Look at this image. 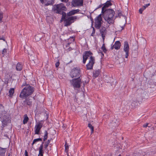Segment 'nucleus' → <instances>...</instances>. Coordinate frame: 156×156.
I'll return each instance as SVG.
<instances>
[{"label": "nucleus", "mask_w": 156, "mask_h": 156, "mask_svg": "<svg viewBox=\"0 0 156 156\" xmlns=\"http://www.w3.org/2000/svg\"><path fill=\"white\" fill-rule=\"evenodd\" d=\"M70 38L73 39V41H74L75 39H74V38L73 37H70Z\"/></svg>", "instance_id": "nucleus-45"}, {"label": "nucleus", "mask_w": 156, "mask_h": 156, "mask_svg": "<svg viewBox=\"0 0 156 156\" xmlns=\"http://www.w3.org/2000/svg\"><path fill=\"white\" fill-rule=\"evenodd\" d=\"M0 106L2 107V105H0Z\"/></svg>", "instance_id": "nucleus-55"}, {"label": "nucleus", "mask_w": 156, "mask_h": 156, "mask_svg": "<svg viewBox=\"0 0 156 156\" xmlns=\"http://www.w3.org/2000/svg\"><path fill=\"white\" fill-rule=\"evenodd\" d=\"M114 48V45L112 46L111 48L112 49H113Z\"/></svg>", "instance_id": "nucleus-49"}, {"label": "nucleus", "mask_w": 156, "mask_h": 156, "mask_svg": "<svg viewBox=\"0 0 156 156\" xmlns=\"http://www.w3.org/2000/svg\"><path fill=\"white\" fill-rule=\"evenodd\" d=\"M80 10L79 9L72 10L67 13V15L69 16L74 15L79 12Z\"/></svg>", "instance_id": "nucleus-17"}, {"label": "nucleus", "mask_w": 156, "mask_h": 156, "mask_svg": "<svg viewBox=\"0 0 156 156\" xmlns=\"http://www.w3.org/2000/svg\"><path fill=\"white\" fill-rule=\"evenodd\" d=\"M50 141L51 140H48L45 142V144L44 145V148L45 149H46L47 148L50 142Z\"/></svg>", "instance_id": "nucleus-30"}, {"label": "nucleus", "mask_w": 156, "mask_h": 156, "mask_svg": "<svg viewBox=\"0 0 156 156\" xmlns=\"http://www.w3.org/2000/svg\"><path fill=\"white\" fill-rule=\"evenodd\" d=\"M25 99L23 102L24 105H27L30 107L31 106L32 102L34 100V97H30L28 98H26Z\"/></svg>", "instance_id": "nucleus-9"}, {"label": "nucleus", "mask_w": 156, "mask_h": 156, "mask_svg": "<svg viewBox=\"0 0 156 156\" xmlns=\"http://www.w3.org/2000/svg\"><path fill=\"white\" fill-rule=\"evenodd\" d=\"M42 140V139L41 138H39L37 139H34L33 140V141L32 143V144H34V143L37 142H38L39 141H41Z\"/></svg>", "instance_id": "nucleus-28"}, {"label": "nucleus", "mask_w": 156, "mask_h": 156, "mask_svg": "<svg viewBox=\"0 0 156 156\" xmlns=\"http://www.w3.org/2000/svg\"><path fill=\"white\" fill-rule=\"evenodd\" d=\"M150 5V3H148L147 4H146L142 6V7L140 8L139 9V12L140 14H142V13L143 11L146 8L148 7Z\"/></svg>", "instance_id": "nucleus-22"}, {"label": "nucleus", "mask_w": 156, "mask_h": 156, "mask_svg": "<svg viewBox=\"0 0 156 156\" xmlns=\"http://www.w3.org/2000/svg\"><path fill=\"white\" fill-rule=\"evenodd\" d=\"M88 59V62L86 65V66L87 70H90L93 69L94 65L95 63V58L94 57L91 56Z\"/></svg>", "instance_id": "nucleus-8"}, {"label": "nucleus", "mask_w": 156, "mask_h": 156, "mask_svg": "<svg viewBox=\"0 0 156 156\" xmlns=\"http://www.w3.org/2000/svg\"><path fill=\"white\" fill-rule=\"evenodd\" d=\"M7 52V49L5 48L2 50V54L4 55Z\"/></svg>", "instance_id": "nucleus-33"}, {"label": "nucleus", "mask_w": 156, "mask_h": 156, "mask_svg": "<svg viewBox=\"0 0 156 156\" xmlns=\"http://www.w3.org/2000/svg\"><path fill=\"white\" fill-rule=\"evenodd\" d=\"M22 86H24V85H23V84Z\"/></svg>", "instance_id": "nucleus-57"}, {"label": "nucleus", "mask_w": 156, "mask_h": 156, "mask_svg": "<svg viewBox=\"0 0 156 156\" xmlns=\"http://www.w3.org/2000/svg\"><path fill=\"white\" fill-rule=\"evenodd\" d=\"M25 156H28V152L26 150L25 151Z\"/></svg>", "instance_id": "nucleus-38"}, {"label": "nucleus", "mask_w": 156, "mask_h": 156, "mask_svg": "<svg viewBox=\"0 0 156 156\" xmlns=\"http://www.w3.org/2000/svg\"><path fill=\"white\" fill-rule=\"evenodd\" d=\"M6 148L0 147V156H5Z\"/></svg>", "instance_id": "nucleus-20"}, {"label": "nucleus", "mask_w": 156, "mask_h": 156, "mask_svg": "<svg viewBox=\"0 0 156 156\" xmlns=\"http://www.w3.org/2000/svg\"><path fill=\"white\" fill-rule=\"evenodd\" d=\"M93 30L92 33L91 34V36H93V35H92L93 34H94L95 33V32L94 29V27L93 28Z\"/></svg>", "instance_id": "nucleus-43"}, {"label": "nucleus", "mask_w": 156, "mask_h": 156, "mask_svg": "<svg viewBox=\"0 0 156 156\" xmlns=\"http://www.w3.org/2000/svg\"><path fill=\"white\" fill-rule=\"evenodd\" d=\"M8 121L9 118L6 116H4L2 120V126H5L6 125Z\"/></svg>", "instance_id": "nucleus-16"}, {"label": "nucleus", "mask_w": 156, "mask_h": 156, "mask_svg": "<svg viewBox=\"0 0 156 156\" xmlns=\"http://www.w3.org/2000/svg\"><path fill=\"white\" fill-rule=\"evenodd\" d=\"M101 7V5H100L98 6V7L97 8V9L100 8Z\"/></svg>", "instance_id": "nucleus-48"}, {"label": "nucleus", "mask_w": 156, "mask_h": 156, "mask_svg": "<svg viewBox=\"0 0 156 156\" xmlns=\"http://www.w3.org/2000/svg\"><path fill=\"white\" fill-rule=\"evenodd\" d=\"M118 11H119V13H118V14L119 16H122V12L119 10Z\"/></svg>", "instance_id": "nucleus-37"}, {"label": "nucleus", "mask_w": 156, "mask_h": 156, "mask_svg": "<svg viewBox=\"0 0 156 156\" xmlns=\"http://www.w3.org/2000/svg\"><path fill=\"white\" fill-rule=\"evenodd\" d=\"M65 152L67 154H68V151H69V146L67 144V143L66 142L65 144Z\"/></svg>", "instance_id": "nucleus-26"}, {"label": "nucleus", "mask_w": 156, "mask_h": 156, "mask_svg": "<svg viewBox=\"0 0 156 156\" xmlns=\"http://www.w3.org/2000/svg\"><path fill=\"white\" fill-rule=\"evenodd\" d=\"M39 155H40V156H43V154H42V152L40 153V154L39 153Z\"/></svg>", "instance_id": "nucleus-46"}, {"label": "nucleus", "mask_w": 156, "mask_h": 156, "mask_svg": "<svg viewBox=\"0 0 156 156\" xmlns=\"http://www.w3.org/2000/svg\"><path fill=\"white\" fill-rule=\"evenodd\" d=\"M118 156H121V155L120 154H119Z\"/></svg>", "instance_id": "nucleus-54"}, {"label": "nucleus", "mask_w": 156, "mask_h": 156, "mask_svg": "<svg viewBox=\"0 0 156 156\" xmlns=\"http://www.w3.org/2000/svg\"><path fill=\"white\" fill-rule=\"evenodd\" d=\"M0 40H3L4 41H5L4 37L3 36L0 37Z\"/></svg>", "instance_id": "nucleus-40"}, {"label": "nucleus", "mask_w": 156, "mask_h": 156, "mask_svg": "<svg viewBox=\"0 0 156 156\" xmlns=\"http://www.w3.org/2000/svg\"><path fill=\"white\" fill-rule=\"evenodd\" d=\"M43 123L41 122H39L35 125L34 127L35 134H39L40 130L43 126Z\"/></svg>", "instance_id": "nucleus-11"}, {"label": "nucleus", "mask_w": 156, "mask_h": 156, "mask_svg": "<svg viewBox=\"0 0 156 156\" xmlns=\"http://www.w3.org/2000/svg\"><path fill=\"white\" fill-rule=\"evenodd\" d=\"M71 43H68L66 44V48H68L69 47V44H70Z\"/></svg>", "instance_id": "nucleus-44"}, {"label": "nucleus", "mask_w": 156, "mask_h": 156, "mask_svg": "<svg viewBox=\"0 0 156 156\" xmlns=\"http://www.w3.org/2000/svg\"><path fill=\"white\" fill-rule=\"evenodd\" d=\"M83 0H72V4L74 7L83 5Z\"/></svg>", "instance_id": "nucleus-13"}, {"label": "nucleus", "mask_w": 156, "mask_h": 156, "mask_svg": "<svg viewBox=\"0 0 156 156\" xmlns=\"http://www.w3.org/2000/svg\"><path fill=\"white\" fill-rule=\"evenodd\" d=\"M36 37H37V36H36L35 37V38H36Z\"/></svg>", "instance_id": "nucleus-56"}, {"label": "nucleus", "mask_w": 156, "mask_h": 156, "mask_svg": "<svg viewBox=\"0 0 156 156\" xmlns=\"http://www.w3.org/2000/svg\"><path fill=\"white\" fill-rule=\"evenodd\" d=\"M41 3H43L44 2V0H40Z\"/></svg>", "instance_id": "nucleus-51"}, {"label": "nucleus", "mask_w": 156, "mask_h": 156, "mask_svg": "<svg viewBox=\"0 0 156 156\" xmlns=\"http://www.w3.org/2000/svg\"><path fill=\"white\" fill-rule=\"evenodd\" d=\"M68 49H69V51H70V50H71V48H68Z\"/></svg>", "instance_id": "nucleus-52"}, {"label": "nucleus", "mask_w": 156, "mask_h": 156, "mask_svg": "<svg viewBox=\"0 0 156 156\" xmlns=\"http://www.w3.org/2000/svg\"><path fill=\"white\" fill-rule=\"evenodd\" d=\"M121 44V43L119 41H117L115 42L114 46V48L116 50H118L120 49Z\"/></svg>", "instance_id": "nucleus-18"}, {"label": "nucleus", "mask_w": 156, "mask_h": 156, "mask_svg": "<svg viewBox=\"0 0 156 156\" xmlns=\"http://www.w3.org/2000/svg\"><path fill=\"white\" fill-rule=\"evenodd\" d=\"M14 92V90L13 88H11L9 91V96L12 97L13 96Z\"/></svg>", "instance_id": "nucleus-25"}, {"label": "nucleus", "mask_w": 156, "mask_h": 156, "mask_svg": "<svg viewBox=\"0 0 156 156\" xmlns=\"http://www.w3.org/2000/svg\"><path fill=\"white\" fill-rule=\"evenodd\" d=\"M29 119L28 117L27 114H25L24 115V118L23 121V123L24 124H26Z\"/></svg>", "instance_id": "nucleus-24"}, {"label": "nucleus", "mask_w": 156, "mask_h": 156, "mask_svg": "<svg viewBox=\"0 0 156 156\" xmlns=\"http://www.w3.org/2000/svg\"><path fill=\"white\" fill-rule=\"evenodd\" d=\"M52 4L51 2H50L49 1L48 2L45 4V5L46 6H48L49 5H52Z\"/></svg>", "instance_id": "nucleus-34"}, {"label": "nucleus", "mask_w": 156, "mask_h": 156, "mask_svg": "<svg viewBox=\"0 0 156 156\" xmlns=\"http://www.w3.org/2000/svg\"><path fill=\"white\" fill-rule=\"evenodd\" d=\"M39 156V154L38 155V156Z\"/></svg>", "instance_id": "nucleus-58"}, {"label": "nucleus", "mask_w": 156, "mask_h": 156, "mask_svg": "<svg viewBox=\"0 0 156 156\" xmlns=\"http://www.w3.org/2000/svg\"><path fill=\"white\" fill-rule=\"evenodd\" d=\"M93 54L90 51H87L83 55V63L85 64L87 59L90 58L91 56H92Z\"/></svg>", "instance_id": "nucleus-10"}, {"label": "nucleus", "mask_w": 156, "mask_h": 156, "mask_svg": "<svg viewBox=\"0 0 156 156\" xmlns=\"http://www.w3.org/2000/svg\"><path fill=\"white\" fill-rule=\"evenodd\" d=\"M102 13L103 18L109 24L111 25L114 23L115 18L114 17L115 12L113 10L107 9Z\"/></svg>", "instance_id": "nucleus-1"}, {"label": "nucleus", "mask_w": 156, "mask_h": 156, "mask_svg": "<svg viewBox=\"0 0 156 156\" xmlns=\"http://www.w3.org/2000/svg\"><path fill=\"white\" fill-rule=\"evenodd\" d=\"M94 27L97 29H100L101 27L103 21L102 20L101 14L97 16L94 19Z\"/></svg>", "instance_id": "nucleus-6"}, {"label": "nucleus", "mask_w": 156, "mask_h": 156, "mask_svg": "<svg viewBox=\"0 0 156 156\" xmlns=\"http://www.w3.org/2000/svg\"><path fill=\"white\" fill-rule=\"evenodd\" d=\"M123 50L126 53L125 58H127L129 56V47L128 43L126 41L124 42Z\"/></svg>", "instance_id": "nucleus-12"}, {"label": "nucleus", "mask_w": 156, "mask_h": 156, "mask_svg": "<svg viewBox=\"0 0 156 156\" xmlns=\"http://www.w3.org/2000/svg\"><path fill=\"white\" fill-rule=\"evenodd\" d=\"M100 71L99 69L94 71L93 72V76L95 78L97 77L100 74Z\"/></svg>", "instance_id": "nucleus-23"}, {"label": "nucleus", "mask_w": 156, "mask_h": 156, "mask_svg": "<svg viewBox=\"0 0 156 156\" xmlns=\"http://www.w3.org/2000/svg\"><path fill=\"white\" fill-rule=\"evenodd\" d=\"M123 28H124V27H123H123H122V30L123 29Z\"/></svg>", "instance_id": "nucleus-53"}, {"label": "nucleus", "mask_w": 156, "mask_h": 156, "mask_svg": "<svg viewBox=\"0 0 156 156\" xmlns=\"http://www.w3.org/2000/svg\"><path fill=\"white\" fill-rule=\"evenodd\" d=\"M79 18L77 16H71L68 17H65V19L61 20H64V26L67 27L70 26L72 23L74 22L77 19H79Z\"/></svg>", "instance_id": "nucleus-4"}, {"label": "nucleus", "mask_w": 156, "mask_h": 156, "mask_svg": "<svg viewBox=\"0 0 156 156\" xmlns=\"http://www.w3.org/2000/svg\"><path fill=\"white\" fill-rule=\"evenodd\" d=\"M91 21H92V23H93V22H94V21H93V19H92H92H91Z\"/></svg>", "instance_id": "nucleus-50"}, {"label": "nucleus", "mask_w": 156, "mask_h": 156, "mask_svg": "<svg viewBox=\"0 0 156 156\" xmlns=\"http://www.w3.org/2000/svg\"><path fill=\"white\" fill-rule=\"evenodd\" d=\"M100 32L101 34L103 41L104 40L106 34V30L105 27H103L100 29Z\"/></svg>", "instance_id": "nucleus-14"}, {"label": "nucleus", "mask_w": 156, "mask_h": 156, "mask_svg": "<svg viewBox=\"0 0 156 156\" xmlns=\"http://www.w3.org/2000/svg\"><path fill=\"white\" fill-rule=\"evenodd\" d=\"M88 126L91 129V133H92L94 131L93 127L90 123L88 124Z\"/></svg>", "instance_id": "nucleus-31"}, {"label": "nucleus", "mask_w": 156, "mask_h": 156, "mask_svg": "<svg viewBox=\"0 0 156 156\" xmlns=\"http://www.w3.org/2000/svg\"><path fill=\"white\" fill-rule=\"evenodd\" d=\"M34 91V88L29 85L26 86L22 90L20 95L21 98H26L32 95Z\"/></svg>", "instance_id": "nucleus-3"}, {"label": "nucleus", "mask_w": 156, "mask_h": 156, "mask_svg": "<svg viewBox=\"0 0 156 156\" xmlns=\"http://www.w3.org/2000/svg\"><path fill=\"white\" fill-rule=\"evenodd\" d=\"M112 5V3L110 2V1H107L104 4L103 6L102 7V11L101 12L103 13L104 11L105 10H107V9H106V8H107L109 6L111 5Z\"/></svg>", "instance_id": "nucleus-15"}, {"label": "nucleus", "mask_w": 156, "mask_h": 156, "mask_svg": "<svg viewBox=\"0 0 156 156\" xmlns=\"http://www.w3.org/2000/svg\"><path fill=\"white\" fill-rule=\"evenodd\" d=\"M48 133L46 130H45L44 132V136L43 140L44 141H45L48 138Z\"/></svg>", "instance_id": "nucleus-27"}, {"label": "nucleus", "mask_w": 156, "mask_h": 156, "mask_svg": "<svg viewBox=\"0 0 156 156\" xmlns=\"http://www.w3.org/2000/svg\"><path fill=\"white\" fill-rule=\"evenodd\" d=\"M3 18L2 14L1 12H0V22L2 21V19Z\"/></svg>", "instance_id": "nucleus-35"}, {"label": "nucleus", "mask_w": 156, "mask_h": 156, "mask_svg": "<svg viewBox=\"0 0 156 156\" xmlns=\"http://www.w3.org/2000/svg\"><path fill=\"white\" fill-rule=\"evenodd\" d=\"M62 2H67L69 0H61Z\"/></svg>", "instance_id": "nucleus-42"}, {"label": "nucleus", "mask_w": 156, "mask_h": 156, "mask_svg": "<svg viewBox=\"0 0 156 156\" xmlns=\"http://www.w3.org/2000/svg\"><path fill=\"white\" fill-rule=\"evenodd\" d=\"M119 125V122L116 120H113L110 123V126L116 127Z\"/></svg>", "instance_id": "nucleus-19"}, {"label": "nucleus", "mask_w": 156, "mask_h": 156, "mask_svg": "<svg viewBox=\"0 0 156 156\" xmlns=\"http://www.w3.org/2000/svg\"><path fill=\"white\" fill-rule=\"evenodd\" d=\"M99 53H101L103 56H104V54L102 53V52H101L100 51V52H98Z\"/></svg>", "instance_id": "nucleus-47"}, {"label": "nucleus", "mask_w": 156, "mask_h": 156, "mask_svg": "<svg viewBox=\"0 0 156 156\" xmlns=\"http://www.w3.org/2000/svg\"><path fill=\"white\" fill-rule=\"evenodd\" d=\"M148 123H146V124H144L143 125V126L144 127H146L147 126H148Z\"/></svg>", "instance_id": "nucleus-41"}, {"label": "nucleus", "mask_w": 156, "mask_h": 156, "mask_svg": "<svg viewBox=\"0 0 156 156\" xmlns=\"http://www.w3.org/2000/svg\"><path fill=\"white\" fill-rule=\"evenodd\" d=\"M101 49L104 53L106 52L107 50L105 48L104 44H103L102 45V46L101 48Z\"/></svg>", "instance_id": "nucleus-29"}, {"label": "nucleus", "mask_w": 156, "mask_h": 156, "mask_svg": "<svg viewBox=\"0 0 156 156\" xmlns=\"http://www.w3.org/2000/svg\"><path fill=\"white\" fill-rule=\"evenodd\" d=\"M74 100L75 101H78L77 103H79V101L78 100V99L77 98H76V97L75 96V98L74 99Z\"/></svg>", "instance_id": "nucleus-39"}, {"label": "nucleus", "mask_w": 156, "mask_h": 156, "mask_svg": "<svg viewBox=\"0 0 156 156\" xmlns=\"http://www.w3.org/2000/svg\"><path fill=\"white\" fill-rule=\"evenodd\" d=\"M80 69L79 68H74L71 70L70 75L72 78L80 77Z\"/></svg>", "instance_id": "nucleus-7"}, {"label": "nucleus", "mask_w": 156, "mask_h": 156, "mask_svg": "<svg viewBox=\"0 0 156 156\" xmlns=\"http://www.w3.org/2000/svg\"><path fill=\"white\" fill-rule=\"evenodd\" d=\"M23 69L22 64L20 63H18L16 66V69L17 71H20Z\"/></svg>", "instance_id": "nucleus-21"}, {"label": "nucleus", "mask_w": 156, "mask_h": 156, "mask_svg": "<svg viewBox=\"0 0 156 156\" xmlns=\"http://www.w3.org/2000/svg\"><path fill=\"white\" fill-rule=\"evenodd\" d=\"M59 65V62H57L55 63V66L56 67H58Z\"/></svg>", "instance_id": "nucleus-36"}, {"label": "nucleus", "mask_w": 156, "mask_h": 156, "mask_svg": "<svg viewBox=\"0 0 156 156\" xmlns=\"http://www.w3.org/2000/svg\"><path fill=\"white\" fill-rule=\"evenodd\" d=\"M66 8L63 4L61 3L54 5L52 8V11L55 13L62 14L61 20H63L66 17V14L64 11H66Z\"/></svg>", "instance_id": "nucleus-2"}, {"label": "nucleus", "mask_w": 156, "mask_h": 156, "mask_svg": "<svg viewBox=\"0 0 156 156\" xmlns=\"http://www.w3.org/2000/svg\"><path fill=\"white\" fill-rule=\"evenodd\" d=\"M43 148V144H41L40 146L39 147V154H40V153H42L43 151L42 149Z\"/></svg>", "instance_id": "nucleus-32"}, {"label": "nucleus", "mask_w": 156, "mask_h": 156, "mask_svg": "<svg viewBox=\"0 0 156 156\" xmlns=\"http://www.w3.org/2000/svg\"><path fill=\"white\" fill-rule=\"evenodd\" d=\"M70 82L71 85L73 86L74 89L80 88L82 83L80 77L70 80Z\"/></svg>", "instance_id": "nucleus-5"}]
</instances>
